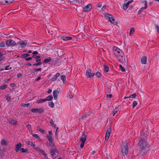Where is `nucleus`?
I'll list each match as a JSON object with an SVG mask.
<instances>
[{"instance_id":"39448f33","label":"nucleus","mask_w":159,"mask_h":159,"mask_svg":"<svg viewBox=\"0 0 159 159\" xmlns=\"http://www.w3.org/2000/svg\"><path fill=\"white\" fill-rule=\"evenodd\" d=\"M6 45L8 46H13L16 45V43L14 41L11 39L7 40L5 42Z\"/></svg>"},{"instance_id":"49530a36","label":"nucleus","mask_w":159,"mask_h":159,"mask_svg":"<svg viewBox=\"0 0 159 159\" xmlns=\"http://www.w3.org/2000/svg\"><path fill=\"white\" fill-rule=\"evenodd\" d=\"M137 105V102L135 101H134L133 103V107L134 108Z\"/></svg>"},{"instance_id":"f257e3e1","label":"nucleus","mask_w":159,"mask_h":159,"mask_svg":"<svg viewBox=\"0 0 159 159\" xmlns=\"http://www.w3.org/2000/svg\"><path fill=\"white\" fill-rule=\"evenodd\" d=\"M147 139L145 135H141L139 139L138 145L139 147V151L143 154L146 152L149 149V145Z\"/></svg>"},{"instance_id":"603ef678","label":"nucleus","mask_w":159,"mask_h":159,"mask_svg":"<svg viewBox=\"0 0 159 159\" xmlns=\"http://www.w3.org/2000/svg\"><path fill=\"white\" fill-rule=\"evenodd\" d=\"M42 70V69L41 68H38V69H34L33 70L34 72H37V71H41Z\"/></svg>"},{"instance_id":"1a4fd4ad","label":"nucleus","mask_w":159,"mask_h":159,"mask_svg":"<svg viewBox=\"0 0 159 159\" xmlns=\"http://www.w3.org/2000/svg\"><path fill=\"white\" fill-rule=\"evenodd\" d=\"M92 5L91 4H88L84 8V11L87 12L90 11L92 8Z\"/></svg>"},{"instance_id":"6e6d98bb","label":"nucleus","mask_w":159,"mask_h":159,"mask_svg":"<svg viewBox=\"0 0 159 159\" xmlns=\"http://www.w3.org/2000/svg\"><path fill=\"white\" fill-rule=\"evenodd\" d=\"M34 149H35V150L38 151V152H39V150H41V149L40 148H39V147L37 146L35 147Z\"/></svg>"},{"instance_id":"0eeeda50","label":"nucleus","mask_w":159,"mask_h":159,"mask_svg":"<svg viewBox=\"0 0 159 159\" xmlns=\"http://www.w3.org/2000/svg\"><path fill=\"white\" fill-rule=\"evenodd\" d=\"M17 43L21 45V48H24L26 46L27 44V41L26 40L23 41L20 40L19 42H17Z\"/></svg>"},{"instance_id":"6ab92c4d","label":"nucleus","mask_w":159,"mask_h":159,"mask_svg":"<svg viewBox=\"0 0 159 159\" xmlns=\"http://www.w3.org/2000/svg\"><path fill=\"white\" fill-rule=\"evenodd\" d=\"M39 152L41 153L44 156V157L46 158H48L47 155H46L45 152L42 149L40 150Z\"/></svg>"},{"instance_id":"5701e85b","label":"nucleus","mask_w":159,"mask_h":159,"mask_svg":"<svg viewBox=\"0 0 159 159\" xmlns=\"http://www.w3.org/2000/svg\"><path fill=\"white\" fill-rule=\"evenodd\" d=\"M109 70L108 66L106 65H104V71L106 72H107Z\"/></svg>"},{"instance_id":"7ed1b4c3","label":"nucleus","mask_w":159,"mask_h":159,"mask_svg":"<svg viewBox=\"0 0 159 159\" xmlns=\"http://www.w3.org/2000/svg\"><path fill=\"white\" fill-rule=\"evenodd\" d=\"M121 154L124 156L126 155L128 151V148L127 144L126 143H122L121 146Z\"/></svg>"},{"instance_id":"864d4df0","label":"nucleus","mask_w":159,"mask_h":159,"mask_svg":"<svg viewBox=\"0 0 159 159\" xmlns=\"http://www.w3.org/2000/svg\"><path fill=\"white\" fill-rule=\"evenodd\" d=\"M96 75L98 77H101L100 73L99 72H97L96 73Z\"/></svg>"},{"instance_id":"ddd939ff","label":"nucleus","mask_w":159,"mask_h":159,"mask_svg":"<svg viewBox=\"0 0 159 159\" xmlns=\"http://www.w3.org/2000/svg\"><path fill=\"white\" fill-rule=\"evenodd\" d=\"M15 147V150L16 152H17L21 148L22 144L20 143H17L16 144Z\"/></svg>"},{"instance_id":"c03bdc74","label":"nucleus","mask_w":159,"mask_h":159,"mask_svg":"<svg viewBox=\"0 0 159 159\" xmlns=\"http://www.w3.org/2000/svg\"><path fill=\"white\" fill-rule=\"evenodd\" d=\"M136 93H134L129 96V98H135L136 97Z\"/></svg>"},{"instance_id":"dca6fc26","label":"nucleus","mask_w":159,"mask_h":159,"mask_svg":"<svg viewBox=\"0 0 159 159\" xmlns=\"http://www.w3.org/2000/svg\"><path fill=\"white\" fill-rule=\"evenodd\" d=\"M104 16L106 19L108 20V21L111 19L112 16L111 15L107 13H105Z\"/></svg>"},{"instance_id":"69168bd1","label":"nucleus","mask_w":159,"mask_h":159,"mask_svg":"<svg viewBox=\"0 0 159 159\" xmlns=\"http://www.w3.org/2000/svg\"><path fill=\"white\" fill-rule=\"evenodd\" d=\"M84 143H83V142H81V143L80 144V147L81 148H82L84 146Z\"/></svg>"},{"instance_id":"aec40b11","label":"nucleus","mask_w":159,"mask_h":159,"mask_svg":"<svg viewBox=\"0 0 159 159\" xmlns=\"http://www.w3.org/2000/svg\"><path fill=\"white\" fill-rule=\"evenodd\" d=\"M37 130H39L41 133L43 134H45L46 133V131L43 129H41L40 127H38L37 128Z\"/></svg>"},{"instance_id":"c9c22d12","label":"nucleus","mask_w":159,"mask_h":159,"mask_svg":"<svg viewBox=\"0 0 159 159\" xmlns=\"http://www.w3.org/2000/svg\"><path fill=\"white\" fill-rule=\"evenodd\" d=\"M31 111L33 113L38 112V109L33 108L31 110Z\"/></svg>"},{"instance_id":"20e7f679","label":"nucleus","mask_w":159,"mask_h":159,"mask_svg":"<svg viewBox=\"0 0 159 159\" xmlns=\"http://www.w3.org/2000/svg\"><path fill=\"white\" fill-rule=\"evenodd\" d=\"M50 153L51 154L52 158L54 159L56 157V153H58V151L56 148L50 149Z\"/></svg>"},{"instance_id":"4468645a","label":"nucleus","mask_w":159,"mask_h":159,"mask_svg":"<svg viewBox=\"0 0 159 159\" xmlns=\"http://www.w3.org/2000/svg\"><path fill=\"white\" fill-rule=\"evenodd\" d=\"M60 90V89L58 88L57 90L53 91V95L55 99L56 100L57 98V93H58L59 90Z\"/></svg>"},{"instance_id":"e2e57ef3","label":"nucleus","mask_w":159,"mask_h":159,"mask_svg":"<svg viewBox=\"0 0 159 159\" xmlns=\"http://www.w3.org/2000/svg\"><path fill=\"white\" fill-rule=\"evenodd\" d=\"M42 64V63L41 62H38L36 64H33L34 66H38L41 65Z\"/></svg>"},{"instance_id":"f03ea898","label":"nucleus","mask_w":159,"mask_h":159,"mask_svg":"<svg viewBox=\"0 0 159 159\" xmlns=\"http://www.w3.org/2000/svg\"><path fill=\"white\" fill-rule=\"evenodd\" d=\"M114 54L119 61L122 63L125 62V57L124 53L119 48L114 47L113 48Z\"/></svg>"},{"instance_id":"412c9836","label":"nucleus","mask_w":159,"mask_h":159,"mask_svg":"<svg viewBox=\"0 0 159 159\" xmlns=\"http://www.w3.org/2000/svg\"><path fill=\"white\" fill-rule=\"evenodd\" d=\"M33 137L35 139H38V140L40 141L41 140V138L37 134H33L32 135Z\"/></svg>"},{"instance_id":"3c124183","label":"nucleus","mask_w":159,"mask_h":159,"mask_svg":"<svg viewBox=\"0 0 159 159\" xmlns=\"http://www.w3.org/2000/svg\"><path fill=\"white\" fill-rule=\"evenodd\" d=\"M43 109L42 108L38 109V112L39 113H42L43 111Z\"/></svg>"},{"instance_id":"e433bc0d","label":"nucleus","mask_w":159,"mask_h":159,"mask_svg":"<svg viewBox=\"0 0 159 159\" xmlns=\"http://www.w3.org/2000/svg\"><path fill=\"white\" fill-rule=\"evenodd\" d=\"M92 39L93 41H98L99 39L97 37L93 36Z\"/></svg>"},{"instance_id":"6e6552de","label":"nucleus","mask_w":159,"mask_h":159,"mask_svg":"<svg viewBox=\"0 0 159 159\" xmlns=\"http://www.w3.org/2000/svg\"><path fill=\"white\" fill-rule=\"evenodd\" d=\"M111 131V128H108L106 133L105 136V139L106 140H107L109 138L110 136Z\"/></svg>"},{"instance_id":"8fccbe9b","label":"nucleus","mask_w":159,"mask_h":159,"mask_svg":"<svg viewBox=\"0 0 159 159\" xmlns=\"http://www.w3.org/2000/svg\"><path fill=\"white\" fill-rule=\"evenodd\" d=\"M155 28L157 30V32L159 33V26L158 25H155Z\"/></svg>"},{"instance_id":"0e129e2a","label":"nucleus","mask_w":159,"mask_h":159,"mask_svg":"<svg viewBox=\"0 0 159 159\" xmlns=\"http://www.w3.org/2000/svg\"><path fill=\"white\" fill-rule=\"evenodd\" d=\"M32 54L33 55H35L38 54V52L36 51H34L33 52Z\"/></svg>"},{"instance_id":"a211bd4d","label":"nucleus","mask_w":159,"mask_h":159,"mask_svg":"<svg viewBox=\"0 0 159 159\" xmlns=\"http://www.w3.org/2000/svg\"><path fill=\"white\" fill-rule=\"evenodd\" d=\"M51 136L47 135L46 137L48 139V140L49 141V142L50 143H52L53 140Z\"/></svg>"},{"instance_id":"b1692460","label":"nucleus","mask_w":159,"mask_h":159,"mask_svg":"<svg viewBox=\"0 0 159 159\" xmlns=\"http://www.w3.org/2000/svg\"><path fill=\"white\" fill-rule=\"evenodd\" d=\"M20 150L22 152H27L28 151V150L27 148H22L20 149Z\"/></svg>"},{"instance_id":"9d476101","label":"nucleus","mask_w":159,"mask_h":159,"mask_svg":"<svg viewBox=\"0 0 159 159\" xmlns=\"http://www.w3.org/2000/svg\"><path fill=\"white\" fill-rule=\"evenodd\" d=\"M2 4L3 5L9 4L13 2L14 0H1Z\"/></svg>"},{"instance_id":"4d7b16f0","label":"nucleus","mask_w":159,"mask_h":159,"mask_svg":"<svg viewBox=\"0 0 159 159\" xmlns=\"http://www.w3.org/2000/svg\"><path fill=\"white\" fill-rule=\"evenodd\" d=\"M9 66H5V69L4 70H10V69H11V67H10V68H9Z\"/></svg>"},{"instance_id":"7c9ffc66","label":"nucleus","mask_w":159,"mask_h":159,"mask_svg":"<svg viewBox=\"0 0 159 159\" xmlns=\"http://www.w3.org/2000/svg\"><path fill=\"white\" fill-rule=\"evenodd\" d=\"M109 21L111 23L113 24H116V23L115 19L113 18L112 16L111 19H110Z\"/></svg>"},{"instance_id":"2f4dec72","label":"nucleus","mask_w":159,"mask_h":159,"mask_svg":"<svg viewBox=\"0 0 159 159\" xmlns=\"http://www.w3.org/2000/svg\"><path fill=\"white\" fill-rule=\"evenodd\" d=\"M27 127L28 128V130L30 132H32V131L31 129V126L30 124H28L26 125Z\"/></svg>"},{"instance_id":"338daca9","label":"nucleus","mask_w":159,"mask_h":159,"mask_svg":"<svg viewBox=\"0 0 159 159\" xmlns=\"http://www.w3.org/2000/svg\"><path fill=\"white\" fill-rule=\"evenodd\" d=\"M60 75V73H57L55 75V76L57 78L58 77H59Z\"/></svg>"},{"instance_id":"f8f14e48","label":"nucleus","mask_w":159,"mask_h":159,"mask_svg":"<svg viewBox=\"0 0 159 159\" xmlns=\"http://www.w3.org/2000/svg\"><path fill=\"white\" fill-rule=\"evenodd\" d=\"M8 122L13 125H15L16 124L17 121L16 120L12 119V118H9L8 119Z\"/></svg>"},{"instance_id":"f3484780","label":"nucleus","mask_w":159,"mask_h":159,"mask_svg":"<svg viewBox=\"0 0 159 159\" xmlns=\"http://www.w3.org/2000/svg\"><path fill=\"white\" fill-rule=\"evenodd\" d=\"M142 64H145L147 63V57L145 56L142 57L141 59Z\"/></svg>"},{"instance_id":"09e8293b","label":"nucleus","mask_w":159,"mask_h":159,"mask_svg":"<svg viewBox=\"0 0 159 159\" xmlns=\"http://www.w3.org/2000/svg\"><path fill=\"white\" fill-rule=\"evenodd\" d=\"M147 6H145L144 7H142L139 10L142 12L144 10L146 9L147 8Z\"/></svg>"},{"instance_id":"473e14b6","label":"nucleus","mask_w":159,"mask_h":159,"mask_svg":"<svg viewBox=\"0 0 159 159\" xmlns=\"http://www.w3.org/2000/svg\"><path fill=\"white\" fill-rule=\"evenodd\" d=\"M134 28H132L130 32L129 35L131 36L134 33Z\"/></svg>"},{"instance_id":"680f3d73","label":"nucleus","mask_w":159,"mask_h":159,"mask_svg":"<svg viewBox=\"0 0 159 159\" xmlns=\"http://www.w3.org/2000/svg\"><path fill=\"white\" fill-rule=\"evenodd\" d=\"M87 114H85L82 116V119H83L84 118L87 117Z\"/></svg>"},{"instance_id":"bf43d9fd","label":"nucleus","mask_w":159,"mask_h":159,"mask_svg":"<svg viewBox=\"0 0 159 159\" xmlns=\"http://www.w3.org/2000/svg\"><path fill=\"white\" fill-rule=\"evenodd\" d=\"M5 46V44L3 43H0V47H3Z\"/></svg>"},{"instance_id":"052dcab7","label":"nucleus","mask_w":159,"mask_h":159,"mask_svg":"<svg viewBox=\"0 0 159 159\" xmlns=\"http://www.w3.org/2000/svg\"><path fill=\"white\" fill-rule=\"evenodd\" d=\"M102 6V3H98L97 4V6L99 8L101 7Z\"/></svg>"},{"instance_id":"4c0bfd02","label":"nucleus","mask_w":159,"mask_h":159,"mask_svg":"<svg viewBox=\"0 0 159 159\" xmlns=\"http://www.w3.org/2000/svg\"><path fill=\"white\" fill-rule=\"evenodd\" d=\"M141 2L142 3H144L145 6H147V2L146 0H141Z\"/></svg>"},{"instance_id":"a878e982","label":"nucleus","mask_w":159,"mask_h":159,"mask_svg":"<svg viewBox=\"0 0 159 159\" xmlns=\"http://www.w3.org/2000/svg\"><path fill=\"white\" fill-rule=\"evenodd\" d=\"M7 142L4 139H2L1 142V144L2 145L6 146L7 144Z\"/></svg>"},{"instance_id":"ea45409f","label":"nucleus","mask_w":159,"mask_h":159,"mask_svg":"<svg viewBox=\"0 0 159 159\" xmlns=\"http://www.w3.org/2000/svg\"><path fill=\"white\" fill-rule=\"evenodd\" d=\"M6 99L8 102H10L11 101V97L9 96H7L6 97Z\"/></svg>"},{"instance_id":"4be33fe9","label":"nucleus","mask_w":159,"mask_h":159,"mask_svg":"<svg viewBox=\"0 0 159 159\" xmlns=\"http://www.w3.org/2000/svg\"><path fill=\"white\" fill-rule=\"evenodd\" d=\"M61 79L63 81V83H66V77L65 75H62L61 76Z\"/></svg>"},{"instance_id":"5fc2aeb1","label":"nucleus","mask_w":159,"mask_h":159,"mask_svg":"<svg viewBox=\"0 0 159 159\" xmlns=\"http://www.w3.org/2000/svg\"><path fill=\"white\" fill-rule=\"evenodd\" d=\"M57 79V78L55 76L53 78L51 79V81H54L56 80Z\"/></svg>"},{"instance_id":"a18cd8bd","label":"nucleus","mask_w":159,"mask_h":159,"mask_svg":"<svg viewBox=\"0 0 159 159\" xmlns=\"http://www.w3.org/2000/svg\"><path fill=\"white\" fill-rule=\"evenodd\" d=\"M117 108H116L113 111V116H114L115 115V114L117 112L118 110H117Z\"/></svg>"},{"instance_id":"2eb2a0df","label":"nucleus","mask_w":159,"mask_h":159,"mask_svg":"<svg viewBox=\"0 0 159 159\" xmlns=\"http://www.w3.org/2000/svg\"><path fill=\"white\" fill-rule=\"evenodd\" d=\"M87 138V136L85 134H83L80 138V140L81 142L84 143L85 142L86 139Z\"/></svg>"},{"instance_id":"58836bf2","label":"nucleus","mask_w":159,"mask_h":159,"mask_svg":"<svg viewBox=\"0 0 159 159\" xmlns=\"http://www.w3.org/2000/svg\"><path fill=\"white\" fill-rule=\"evenodd\" d=\"M70 1L71 2H74L76 3H80V2H82V0H80V1L78 0H70Z\"/></svg>"},{"instance_id":"37998d69","label":"nucleus","mask_w":159,"mask_h":159,"mask_svg":"<svg viewBox=\"0 0 159 159\" xmlns=\"http://www.w3.org/2000/svg\"><path fill=\"white\" fill-rule=\"evenodd\" d=\"M30 105V103H28L27 104H22V106L23 107H29Z\"/></svg>"},{"instance_id":"79ce46f5","label":"nucleus","mask_w":159,"mask_h":159,"mask_svg":"<svg viewBox=\"0 0 159 159\" xmlns=\"http://www.w3.org/2000/svg\"><path fill=\"white\" fill-rule=\"evenodd\" d=\"M49 106L52 107L53 108L54 106V104L53 102H50L49 103Z\"/></svg>"},{"instance_id":"13d9d810","label":"nucleus","mask_w":159,"mask_h":159,"mask_svg":"<svg viewBox=\"0 0 159 159\" xmlns=\"http://www.w3.org/2000/svg\"><path fill=\"white\" fill-rule=\"evenodd\" d=\"M40 56H35L34 55H33L32 57V58H34L36 59H38L40 58Z\"/></svg>"},{"instance_id":"393cba45","label":"nucleus","mask_w":159,"mask_h":159,"mask_svg":"<svg viewBox=\"0 0 159 159\" xmlns=\"http://www.w3.org/2000/svg\"><path fill=\"white\" fill-rule=\"evenodd\" d=\"M129 5L128 4L125 3L123 4L122 7L123 9L125 10L127 9Z\"/></svg>"},{"instance_id":"72a5a7b5","label":"nucleus","mask_w":159,"mask_h":159,"mask_svg":"<svg viewBox=\"0 0 159 159\" xmlns=\"http://www.w3.org/2000/svg\"><path fill=\"white\" fill-rule=\"evenodd\" d=\"M26 143L28 145H30L31 146H35V145L34 144H33L32 142H30V141H28L26 142Z\"/></svg>"},{"instance_id":"de8ad7c7","label":"nucleus","mask_w":159,"mask_h":159,"mask_svg":"<svg viewBox=\"0 0 159 159\" xmlns=\"http://www.w3.org/2000/svg\"><path fill=\"white\" fill-rule=\"evenodd\" d=\"M67 97L69 98H73V96L70 93H69L68 94Z\"/></svg>"},{"instance_id":"a19ab883","label":"nucleus","mask_w":159,"mask_h":159,"mask_svg":"<svg viewBox=\"0 0 159 159\" xmlns=\"http://www.w3.org/2000/svg\"><path fill=\"white\" fill-rule=\"evenodd\" d=\"M30 55L28 53H26V54H22L21 55V56L23 57L26 58V57L29 56Z\"/></svg>"},{"instance_id":"c756f323","label":"nucleus","mask_w":159,"mask_h":159,"mask_svg":"<svg viewBox=\"0 0 159 159\" xmlns=\"http://www.w3.org/2000/svg\"><path fill=\"white\" fill-rule=\"evenodd\" d=\"M52 59L51 58L49 57L48 58L45 59L43 61L45 63H48L51 61Z\"/></svg>"},{"instance_id":"bb28decb","label":"nucleus","mask_w":159,"mask_h":159,"mask_svg":"<svg viewBox=\"0 0 159 159\" xmlns=\"http://www.w3.org/2000/svg\"><path fill=\"white\" fill-rule=\"evenodd\" d=\"M46 99H40V100H38L37 102V103H43L45 101H46Z\"/></svg>"},{"instance_id":"c85d7f7f","label":"nucleus","mask_w":159,"mask_h":159,"mask_svg":"<svg viewBox=\"0 0 159 159\" xmlns=\"http://www.w3.org/2000/svg\"><path fill=\"white\" fill-rule=\"evenodd\" d=\"M53 98V96L52 95H50L47 97L45 99L46 101H50Z\"/></svg>"},{"instance_id":"423d86ee","label":"nucleus","mask_w":159,"mask_h":159,"mask_svg":"<svg viewBox=\"0 0 159 159\" xmlns=\"http://www.w3.org/2000/svg\"><path fill=\"white\" fill-rule=\"evenodd\" d=\"M91 70L90 69H87L86 73V75L89 78H91L94 76L95 73H91Z\"/></svg>"},{"instance_id":"cd10ccee","label":"nucleus","mask_w":159,"mask_h":159,"mask_svg":"<svg viewBox=\"0 0 159 159\" xmlns=\"http://www.w3.org/2000/svg\"><path fill=\"white\" fill-rule=\"evenodd\" d=\"M7 85L5 84H3L0 86V89L3 90L6 89L7 87Z\"/></svg>"},{"instance_id":"f704fd0d","label":"nucleus","mask_w":159,"mask_h":159,"mask_svg":"<svg viewBox=\"0 0 159 159\" xmlns=\"http://www.w3.org/2000/svg\"><path fill=\"white\" fill-rule=\"evenodd\" d=\"M119 66L120 67V69L122 72H125V68L121 65H119Z\"/></svg>"},{"instance_id":"9b49d317","label":"nucleus","mask_w":159,"mask_h":159,"mask_svg":"<svg viewBox=\"0 0 159 159\" xmlns=\"http://www.w3.org/2000/svg\"><path fill=\"white\" fill-rule=\"evenodd\" d=\"M61 39L63 41H68L72 39L70 37H67L66 35H62L61 37Z\"/></svg>"},{"instance_id":"774afa93","label":"nucleus","mask_w":159,"mask_h":159,"mask_svg":"<svg viewBox=\"0 0 159 159\" xmlns=\"http://www.w3.org/2000/svg\"><path fill=\"white\" fill-rule=\"evenodd\" d=\"M31 59H32V57H29L25 58V60L26 61H29V60H31Z\"/></svg>"}]
</instances>
